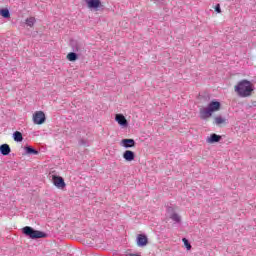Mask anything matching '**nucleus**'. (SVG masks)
Returning <instances> with one entry per match:
<instances>
[{
    "mask_svg": "<svg viewBox=\"0 0 256 256\" xmlns=\"http://www.w3.org/2000/svg\"><path fill=\"white\" fill-rule=\"evenodd\" d=\"M0 153L1 155H4V156L9 155V153H11V147H9L8 144H2L0 146Z\"/></svg>",
    "mask_w": 256,
    "mask_h": 256,
    "instance_id": "nucleus-14",
    "label": "nucleus"
},
{
    "mask_svg": "<svg viewBox=\"0 0 256 256\" xmlns=\"http://www.w3.org/2000/svg\"><path fill=\"white\" fill-rule=\"evenodd\" d=\"M182 241H183V243H184L186 249H187L188 251H191V243H189V240H187V238H183Z\"/></svg>",
    "mask_w": 256,
    "mask_h": 256,
    "instance_id": "nucleus-21",
    "label": "nucleus"
},
{
    "mask_svg": "<svg viewBox=\"0 0 256 256\" xmlns=\"http://www.w3.org/2000/svg\"><path fill=\"white\" fill-rule=\"evenodd\" d=\"M234 91L240 99H248L253 96L255 85L251 81L243 79L234 86Z\"/></svg>",
    "mask_w": 256,
    "mask_h": 256,
    "instance_id": "nucleus-1",
    "label": "nucleus"
},
{
    "mask_svg": "<svg viewBox=\"0 0 256 256\" xmlns=\"http://www.w3.org/2000/svg\"><path fill=\"white\" fill-rule=\"evenodd\" d=\"M88 9H99V7H102L101 0H85Z\"/></svg>",
    "mask_w": 256,
    "mask_h": 256,
    "instance_id": "nucleus-8",
    "label": "nucleus"
},
{
    "mask_svg": "<svg viewBox=\"0 0 256 256\" xmlns=\"http://www.w3.org/2000/svg\"><path fill=\"white\" fill-rule=\"evenodd\" d=\"M53 185L57 187V189H65L67 187V184L65 183V180L61 176H52Z\"/></svg>",
    "mask_w": 256,
    "mask_h": 256,
    "instance_id": "nucleus-5",
    "label": "nucleus"
},
{
    "mask_svg": "<svg viewBox=\"0 0 256 256\" xmlns=\"http://www.w3.org/2000/svg\"><path fill=\"white\" fill-rule=\"evenodd\" d=\"M13 139L17 143H21V141H23V134L19 131H16L13 133Z\"/></svg>",
    "mask_w": 256,
    "mask_h": 256,
    "instance_id": "nucleus-15",
    "label": "nucleus"
},
{
    "mask_svg": "<svg viewBox=\"0 0 256 256\" xmlns=\"http://www.w3.org/2000/svg\"><path fill=\"white\" fill-rule=\"evenodd\" d=\"M67 59H68V61H77V59H78L77 53H75V52L68 53Z\"/></svg>",
    "mask_w": 256,
    "mask_h": 256,
    "instance_id": "nucleus-19",
    "label": "nucleus"
},
{
    "mask_svg": "<svg viewBox=\"0 0 256 256\" xmlns=\"http://www.w3.org/2000/svg\"><path fill=\"white\" fill-rule=\"evenodd\" d=\"M221 141V136L217 134H211L210 137H207L206 142L207 143H219Z\"/></svg>",
    "mask_w": 256,
    "mask_h": 256,
    "instance_id": "nucleus-13",
    "label": "nucleus"
},
{
    "mask_svg": "<svg viewBox=\"0 0 256 256\" xmlns=\"http://www.w3.org/2000/svg\"><path fill=\"white\" fill-rule=\"evenodd\" d=\"M215 11H216V13H221V5L217 4L215 6Z\"/></svg>",
    "mask_w": 256,
    "mask_h": 256,
    "instance_id": "nucleus-22",
    "label": "nucleus"
},
{
    "mask_svg": "<svg viewBox=\"0 0 256 256\" xmlns=\"http://www.w3.org/2000/svg\"><path fill=\"white\" fill-rule=\"evenodd\" d=\"M0 14L2 15V17H4V19H9V17H11V13L9 12V9L0 10Z\"/></svg>",
    "mask_w": 256,
    "mask_h": 256,
    "instance_id": "nucleus-18",
    "label": "nucleus"
},
{
    "mask_svg": "<svg viewBox=\"0 0 256 256\" xmlns=\"http://www.w3.org/2000/svg\"><path fill=\"white\" fill-rule=\"evenodd\" d=\"M149 240L147 239V236L145 234H139L137 237V245L138 247H145Z\"/></svg>",
    "mask_w": 256,
    "mask_h": 256,
    "instance_id": "nucleus-10",
    "label": "nucleus"
},
{
    "mask_svg": "<svg viewBox=\"0 0 256 256\" xmlns=\"http://www.w3.org/2000/svg\"><path fill=\"white\" fill-rule=\"evenodd\" d=\"M123 159H125V161H135V152L131 151V150H126L123 153Z\"/></svg>",
    "mask_w": 256,
    "mask_h": 256,
    "instance_id": "nucleus-12",
    "label": "nucleus"
},
{
    "mask_svg": "<svg viewBox=\"0 0 256 256\" xmlns=\"http://www.w3.org/2000/svg\"><path fill=\"white\" fill-rule=\"evenodd\" d=\"M70 45L74 53H81L83 51V45L77 41H71Z\"/></svg>",
    "mask_w": 256,
    "mask_h": 256,
    "instance_id": "nucleus-11",
    "label": "nucleus"
},
{
    "mask_svg": "<svg viewBox=\"0 0 256 256\" xmlns=\"http://www.w3.org/2000/svg\"><path fill=\"white\" fill-rule=\"evenodd\" d=\"M25 151L28 155H39V151L35 150V148H32L30 146L25 147Z\"/></svg>",
    "mask_w": 256,
    "mask_h": 256,
    "instance_id": "nucleus-17",
    "label": "nucleus"
},
{
    "mask_svg": "<svg viewBox=\"0 0 256 256\" xmlns=\"http://www.w3.org/2000/svg\"><path fill=\"white\" fill-rule=\"evenodd\" d=\"M215 125H223V123H227V120L223 118L222 116H216L214 118Z\"/></svg>",
    "mask_w": 256,
    "mask_h": 256,
    "instance_id": "nucleus-16",
    "label": "nucleus"
},
{
    "mask_svg": "<svg viewBox=\"0 0 256 256\" xmlns=\"http://www.w3.org/2000/svg\"><path fill=\"white\" fill-rule=\"evenodd\" d=\"M120 145L125 149H131L135 147V140L134 139H122Z\"/></svg>",
    "mask_w": 256,
    "mask_h": 256,
    "instance_id": "nucleus-9",
    "label": "nucleus"
},
{
    "mask_svg": "<svg viewBox=\"0 0 256 256\" xmlns=\"http://www.w3.org/2000/svg\"><path fill=\"white\" fill-rule=\"evenodd\" d=\"M115 121L118 122L120 127H128L129 122L127 121V118L123 114H116Z\"/></svg>",
    "mask_w": 256,
    "mask_h": 256,
    "instance_id": "nucleus-6",
    "label": "nucleus"
},
{
    "mask_svg": "<svg viewBox=\"0 0 256 256\" xmlns=\"http://www.w3.org/2000/svg\"><path fill=\"white\" fill-rule=\"evenodd\" d=\"M22 232L24 233V235H26V237H30V239H43L47 237V234L39 230H35L31 226H25L22 229Z\"/></svg>",
    "mask_w": 256,
    "mask_h": 256,
    "instance_id": "nucleus-3",
    "label": "nucleus"
},
{
    "mask_svg": "<svg viewBox=\"0 0 256 256\" xmlns=\"http://www.w3.org/2000/svg\"><path fill=\"white\" fill-rule=\"evenodd\" d=\"M221 109V102L219 101H212L208 104L207 107L200 108L199 110V117L203 121L213 117V113L215 111H219Z\"/></svg>",
    "mask_w": 256,
    "mask_h": 256,
    "instance_id": "nucleus-2",
    "label": "nucleus"
},
{
    "mask_svg": "<svg viewBox=\"0 0 256 256\" xmlns=\"http://www.w3.org/2000/svg\"><path fill=\"white\" fill-rule=\"evenodd\" d=\"M35 17H30L26 19V25L28 27H33V25H35Z\"/></svg>",
    "mask_w": 256,
    "mask_h": 256,
    "instance_id": "nucleus-20",
    "label": "nucleus"
},
{
    "mask_svg": "<svg viewBox=\"0 0 256 256\" xmlns=\"http://www.w3.org/2000/svg\"><path fill=\"white\" fill-rule=\"evenodd\" d=\"M45 112L37 111L33 114V123L34 125H43L45 123Z\"/></svg>",
    "mask_w": 256,
    "mask_h": 256,
    "instance_id": "nucleus-4",
    "label": "nucleus"
},
{
    "mask_svg": "<svg viewBox=\"0 0 256 256\" xmlns=\"http://www.w3.org/2000/svg\"><path fill=\"white\" fill-rule=\"evenodd\" d=\"M167 213L169 217L174 221L175 223H181V216L179 214L173 212V207H168L167 208Z\"/></svg>",
    "mask_w": 256,
    "mask_h": 256,
    "instance_id": "nucleus-7",
    "label": "nucleus"
}]
</instances>
